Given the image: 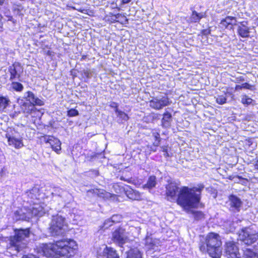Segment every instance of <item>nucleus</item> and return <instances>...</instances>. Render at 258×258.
Segmentation results:
<instances>
[{
	"label": "nucleus",
	"mask_w": 258,
	"mask_h": 258,
	"mask_svg": "<svg viewBox=\"0 0 258 258\" xmlns=\"http://www.w3.org/2000/svg\"><path fill=\"white\" fill-rule=\"evenodd\" d=\"M78 248L76 242L71 239H62L54 243L42 244L40 253L46 257L68 258L74 254Z\"/></svg>",
	"instance_id": "obj_1"
},
{
	"label": "nucleus",
	"mask_w": 258,
	"mask_h": 258,
	"mask_svg": "<svg viewBox=\"0 0 258 258\" xmlns=\"http://www.w3.org/2000/svg\"><path fill=\"white\" fill-rule=\"evenodd\" d=\"M203 185L189 188L183 186L178 191L177 203L185 210L197 208L201 200Z\"/></svg>",
	"instance_id": "obj_2"
},
{
	"label": "nucleus",
	"mask_w": 258,
	"mask_h": 258,
	"mask_svg": "<svg viewBox=\"0 0 258 258\" xmlns=\"http://www.w3.org/2000/svg\"><path fill=\"white\" fill-rule=\"evenodd\" d=\"M29 234L30 230L28 228L16 229L15 235L10 237L8 247L9 252L15 255L24 248L27 244L26 238L29 237Z\"/></svg>",
	"instance_id": "obj_3"
},
{
	"label": "nucleus",
	"mask_w": 258,
	"mask_h": 258,
	"mask_svg": "<svg viewBox=\"0 0 258 258\" xmlns=\"http://www.w3.org/2000/svg\"><path fill=\"white\" fill-rule=\"evenodd\" d=\"M238 239L246 245H250L256 242V244L253 246L255 252L247 249L244 253V258H255L256 253L258 252V233H255L254 231L250 228H244L239 232Z\"/></svg>",
	"instance_id": "obj_4"
},
{
	"label": "nucleus",
	"mask_w": 258,
	"mask_h": 258,
	"mask_svg": "<svg viewBox=\"0 0 258 258\" xmlns=\"http://www.w3.org/2000/svg\"><path fill=\"white\" fill-rule=\"evenodd\" d=\"M206 249L209 255L213 258H219L222 252V242L219 235L213 232L210 233L206 237ZM200 250L205 251L206 248L204 246H201Z\"/></svg>",
	"instance_id": "obj_5"
},
{
	"label": "nucleus",
	"mask_w": 258,
	"mask_h": 258,
	"mask_svg": "<svg viewBox=\"0 0 258 258\" xmlns=\"http://www.w3.org/2000/svg\"><path fill=\"white\" fill-rule=\"evenodd\" d=\"M47 196L43 192L42 188H40L39 186L33 187L24 195V198L27 199V203H29L31 207L38 205L44 211V214L47 210L45 209V205L42 201Z\"/></svg>",
	"instance_id": "obj_6"
},
{
	"label": "nucleus",
	"mask_w": 258,
	"mask_h": 258,
	"mask_svg": "<svg viewBox=\"0 0 258 258\" xmlns=\"http://www.w3.org/2000/svg\"><path fill=\"white\" fill-rule=\"evenodd\" d=\"M44 214V211L38 205L29 209L26 207L20 209L14 212V219L17 220L28 221L33 217H41Z\"/></svg>",
	"instance_id": "obj_7"
},
{
	"label": "nucleus",
	"mask_w": 258,
	"mask_h": 258,
	"mask_svg": "<svg viewBox=\"0 0 258 258\" xmlns=\"http://www.w3.org/2000/svg\"><path fill=\"white\" fill-rule=\"evenodd\" d=\"M68 229V224L64 217L58 214L52 216L50 231L53 235H62Z\"/></svg>",
	"instance_id": "obj_8"
},
{
	"label": "nucleus",
	"mask_w": 258,
	"mask_h": 258,
	"mask_svg": "<svg viewBox=\"0 0 258 258\" xmlns=\"http://www.w3.org/2000/svg\"><path fill=\"white\" fill-rule=\"evenodd\" d=\"M149 103L151 108L159 110L169 104V99L166 95H159L153 97Z\"/></svg>",
	"instance_id": "obj_9"
},
{
	"label": "nucleus",
	"mask_w": 258,
	"mask_h": 258,
	"mask_svg": "<svg viewBox=\"0 0 258 258\" xmlns=\"http://www.w3.org/2000/svg\"><path fill=\"white\" fill-rule=\"evenodd\" d=\"M127 232L122 227L116 228L112 234V240L120 246H121L127 241Z\"/></svg>",
	"instance_id": "obj_10"
},
{
	"label": "nucleus",
	"mask_w": 258,
	"mask_h": 258,
	"mask_svg": "<svg viewBox=\"0 0 258 258\" xmlns=\"http://www.w3.org/2000/svg\"><path fill=\"white\" fill-rule=\"evenodd\" d=\"M15 133L12 135L10 134L7 135V138L9 144L13 146L16 148H20L23 146L22 142L23 133H18V131L14 130Z\"/></svg>",
	"instance_id": "obj_11"
},
{
	"label": "nucleus",
	"mask_w": 258,
	"mask_h": 258,
	"mask_svg": "<svg viewBox=\"0 0 258 258\" xmlns=\"http://www.w3.org/2000/svg\"><path fill=\"white\" fill-rule=\"evenodd\" d=\"M97 256L103 258H119L115 249L106 245H103L99 248L97 251Z\"/></svg>",
	"instance_id": "obj_12"
},
{
	"label": "nucleus",
	"mask_w": 258,
	"mask_h": 258,
	"mask_svg": "<svg viewBox=\"0 0 258 258\" xmlns=\"http://www.w3.org/2000/svg\"><path fill=\"white\" fill-rule=\"evenodd\" d=\"M23 71V68L20 63H14L8 68V72L10 74V80L11 81L16 79L20 80Z\"/></svg>",
	"instance_id": "obj_13"
},
{
	"label": "nucleus",
	"mask_w": 258,
	"mask_h": 258,
	"mask_svg": "<svg viewBox=\"0 0 258 258\" xmlns=\"http://www.w3.org/2000/svg\"><path fill=\"white\" fill-rule=\"evenodd\" d=\"M225 253L231 258H240V257L237 246L232 241L226 243Z\"/></svg>",
	"instance_id": "obj_14"
},
{
	"label": "nucleus",
	"mask_w": 258,
	"mask_h": 258,
	"mask_svg": "<svg viewBox=\"0 0 258 258\" xmlns=\"http://www.w3.org/2000/svg\"><path fill=\"white\" fill-rule=\"evenodd\" d=\"M24 98L32 104L33 106L35 105L42 106L44 104V101L38 98L32 92L27 91L24 94Z\"/></svg>",
	"instance_id": "obj_15"
},
{
	"label": "nucleus",
	"mask_w": 258,
	"mask_h": 258,
	"mask_svg": "<svg viewBox=\"0 0 258 258\" xmlns=\"http://www.w3.org/2000/svg\"><path fill=\"white\" fill-rule=\"evenodd\" d=\"M45 142L49 143L52 149L57 154H60L61 150V142L57 138L53 136H48L45 138Z\"/></svg>",
	"instance_id": "obj_16"
},
{
	"label": "nucleus",
	"mask_w": 258,
	"mask_h": 258,
	"mask_svg": "<svg viewBox=\"0 0 258 258\" xmlns=\"http://www.w3.org/2000/svg\"><path fill=\"white\" fill-rule=\"evenodd\" d=\"M159 243L158 239L147 237L145 239V248L149 253L151 250L157 251L159 249Z\"/></svg>",
	"instance_id": "obj_17"
},
{
	"label": "nucleus",
	"mask_w": 258,
	"mask_h": 258,
	"mask_svg": "<svg viewBox=\"0 0 258 258\" xmlns=\"http://www.w3.org/2000/svg\"><path fill=\"white\" fill-rule=\"evenodd\" d=\"M18 103L20 105L22 112L27 114V115L31 114L36 110L34 106L28 102L25 101L23 99H18Z\"/></svg>",
	"instance_id": "obj_18"
},
{
	"label": "nucleus",
	"mask_w": 258,
	"mask_h": 258,
	"mask_svg": "<svg viewBox=\"0 0 258 258\" xmlns=\"http://www.w3.org/2000/svg\"><path fill=\"white\" fill-rule=\"evenodd\" d=\"M166 194L168 200L174 199L178 191V187L176 184L171 182L166 186Z\"/></svg>",
	"instance_id": "obj_19"
},
{
	"label": "nucleus",
	"mask_w": 258,
	"mask_h": 258,
	"mask_svg": "<svg viewBox=\"0 0 258 258\" xmlns=\"http://www.w3.org/2000/svg\"><path fill=\"white\" fill-rule=\"evenodd\" d=\"M53 196L61 197L64 202H68L72 198V196L68 191L62 190L59 187H55L51 192Z\"/></svg>",
	"instance_id": "obj_20"
},
{
	"label": "nucleus",
	"mask_w": 258,
	"mask_h": 258,
	"mask_svg": "<svg viewBox=\"0 0 258 258\" xmlns=\"http://www.w3.org/2000/svg\"><path fill=\"white\" fill-rule=\"evenodd\" d=\"M229 205L232 210L239 211L242 206V201L240 199L235 195H230L229 197Z\"/></svg>",
	"instance_id": "obj_21"
},
{
	"label": "nucleus",
	"mask_w": 258,
	"mask_h": 258,
	"mask_svg": "<svg viewBox=\"0 0 258 258\" xmlns=\"http://www.w3.org/2000/svg\"><path fill=\"white\" fill-rule=\"evenodd\" d=\"M172 115L170 113L168 112H165L163 115V118L162 119V125L165 128H168L171 125L172 121Z\"/></svg>",
	"instance_id": "obj_22"
},
{
	"label": "nucleus",
	"mask_w": 258,
	"mask_h": 258,
	"mask_svg": "<svg viewBox=\"0 0 258 258\" xmlns=\"http://www.w3.org/2000/svg\"><path fill=\"white\" fill-rule=\"evenodd\" d=\"M126 194L130 199L133 200H140L142 199L141 194L136 190L131 189Z\"/></svg>",
	"instance_id": "obj_23"
},
{
	"label": "nucleus",
	"mask_w": 258,
	"mask_h": 258,
	"mask_svg": "<svg viewBox=\"0 0 258 258\" xmlns=\"http://www.w3.org/2000/svg\"><path fill=\"white\" fill-rule=\"evenodd\" d=\"M126 258H142V254L137 248L131 249L127 252Z\"/></svg>",
	"instance_id": "obj_24"
},
{
	"label": "nucleus",
	"mask_w": 258,
	"mask_h": 258,
	"mask_svg": "<svg viewBox=\"0 0 258 258\" xmlns=\"http://www.w3.org/2000/svg\"><path fill=\"white\" fill-rule=\"evenodd\" d=\"M156 178L154 176H151L148 178L146 184L143 185L144 188L151 189L156 185Z\"/></svg>",
	"instance_id": "obj_25"
},
{
	"label": "nucleus",
	"mask_w": 258,
	"mask_h": 258,
	"mask_svg": "<svg viewBox=\"0 0 258 258\" xmlns=\"http://www.w3.org/2000/svg\"><path fill=\"white\" fill-rule=\"evenodd\" d=\"M114 111L117 116L119 118L121 121H127L129 119V117L128 116L127 114L123 111H121L118 109L114 110Z\"/></svg>",
	"instance_id": "obj_26"
},
{
	"label": "nucleus",
	"mask_w": 258,
	"mask_h": 258,
	"mask_svg": "<svg viewBox=\"0 0 258 258\" xmlns=\"http://www.w3.org/2000/svg\"><path fill=\"white\" fill-rule=\"evenodd\" d=\"M10 100L4 97H0V111H6V109L8 106Z\"/></svg>",
	"instance_id": "obj_27"
},
{
	"label": "nucleus",
	"mask_w": 258,
	"mask_h": 258,
	"mask_svg": "<svg viewBox=\"0 0 258 258\" xmlns=\"http://www.w3.org/2000/svg\"><path fill=\"white\" fill-rule=\"evenodd\" d=\"M238 32L239 35L243 38L247 37L249 35V31L248 27H238Z\"/></svg>",
	"instance_id": "obj_28"
},
{
	"label": "nucleus",
	"mask_w": 258,
	"mask_h": 258,
	"mask_svg": "<svg viewBox=\"0 0 258 258\" xmlns=\"http://www.w3.org/2000/svg\"><path fill=\"white\" fill-rule=\"evenodd\" d=\"M11 86L14 91L17 92H21L24 89L23 85L17 82H12Z\"/></svg>",
	"instance_id": "obj_29"
},
{
	"label": "nucleus",
	"mask_w": 258,
	"mask_h": 258,
	"mask_svg": "<svg viewBox=\"0 0 258 258\" xmlns=\"http://www.w3.org/2000/svg\"><path fill=\"white\" fill-rule=\"evenodd\" d=\"M241 103L245 105L248 106L250 104H252V103L254 102V100H252L251 98L249 97L246 95H243L241 96Z\"/></svg>",
	"instance_id": "obj_30"
},
{
	"label": "nucleus",
	"mask_w": 258,
	"mask_h": 258,
	"mask_svg": "<svg viewBox=\"0 0 258 258\" xmlns=\"http://www.w3.org/2000/svg\"><path fill=\"white\" fill-rule=\"evenodd\" d=\"M82 77L84 78L85 81L87 82L92 76V71L90 70H84L82 73Z\"/></svg>",
	"instance_id": "obj_31"
},
{
	"label": "nucleus",
	"mask_w": 258,
	"mask_h": 258,
	"mask_svg": "<svg viewBox=\"0 0 258 258\" xmlns=\"http://www.w3.org/2000/svg\"><path fill=\"white\" fill-rule=\"evenodd\" d=\"M234 18V17H225V19L221 20V23H220L221 26L225 27V28H227L229 29H231L230 24H229V23H230V22H229L230 21V18Z\"/></svg>",
	"instance_id": "obj_32"
},
{
	"label": "nucleus",
	"mask_w": 258,
	"mask_h": 258,
	"mask_svg": "<svg viewBox=\"0 0 258 258\" xmlns=\"http://www.w3.org/2000/svg\"><path fill=\"white\" fill-rule=\"evenodd\" d=\"M224 226L226 227L227 232H232L235 229V223L233 222H227Z\"/></svg>",
	"instance_id": "obj_33"
},
{
	"label": "nucleus",
	"mask_w": 258,
	"mask_h": 258,
	"mask_svg": "<svg viewBox=\"0 0 258 258\" xmlns=\"http://www.w3.org/2000/svg\"><path fill=\"white\" fill-rule=\"evenodd\" d=\"M227 98L225 95H218L216 98V102L220 105L226 103Z\"/></svg>",
	"instance_id": "obj_34"
},
{
	"label": "nucleus",
	"mask_w": 258,
	"mask_h": 258,
	"mask_svg": "<svg viewBox=\"0 0 258 258\" xmlns=\"http://www.w3.org/2000/svg\"><path fill=\"white\" fill-rule=\"evenodd\" d=\"M112 225H113V224L111 222V220L110 219V218H109L104 221L102 226L101 227L100 229H107L109 227L111 226Z\"/></svg>",
	"instance_id": "obj_35"
},
{
	"label": "nucleus",
	"mask_w": 258,
	"mask_h": 258,
	"mask_svg": "<svg viewBox=\"0 0 258 258\" xmlns=\"http://www.w3.org/2000/svg\"><path fill=\"white\" fill-rule=\"evenodd\" d=\"M251 86L247 83H245L241 85H236L235 90H241L242 89H250Z\"/></svg>",
	"instance_id": "obj_36"
},
{
	"label": "nucleus",
	"mask_w": 258,
	"mask_h": 258,
	"mask_svg": "<svg viewBox=\"0 0 258 258\" xmlns=\"http://www.w3.org/2000/svg\"><path fill=\"white\" fill-rule=\"evenodd\" d=\"M110 219L113 224L114 223L119 222L121 220V216L120 215H114Z\"/></svg>",
	"instance_id": "obj_37"
},
{
	"label": "nucleus",
	"mask_w": 258,
	"mask_h": 258,
	"mask_svg": "<svg viewBox=\"0 0 258 258\" xmlns=\"http://www.w3.org/2000/svg\"><path fill=\"white\" fill-rule=\"evenodd\" d=\"M153 136L154 137L155 139V141L154 142V145L156 146H158V145L159 144L160 139V134L157 132H153Z\"/></svg>",
	"instance_id": "obj_38"
},
{
	"label": "nucleus",
	"mask_w": 258,
	"mask_h": 258,
	"mask_svg": "<svg viewBox=\"0 0 258 258\" xmlns=\"http://www.w3.org/2000/svg\"><path fill=\"white\" fill-rule=\"evenodd\" d=\"M68 116L70 117H74L79 114V112L75 109H71L68 111Z\"/></svg>",
	"instance_id": "obj_39"
},
{
	"label": "nucleus",
	"mask_w": 258,
	"mask_h": 258,
	"mask_svg": "<svg viewBox=\"0 0 258 258\" xmlns=\"http://www.w3.org/2000/svg\"><path fill=\"white\" fill-rule=\"evenodd\" d=\"M194 218L196 220H200L204 218V214L200 211H196L194 212Z\"/></svg>",
	"instance_id": "obj_40"
},
{
	"label": "nucleus",
	"mask_w": 258,
	"mask_h": 258,
	"mask_svg": "<svg viewBox=\"0 0 258 258\" xmlns=\"http://www.w3.org/2000/svg\"><path fill=\"white\" fill-rule=\"evenodd\" d=\"M98 192L99 196L103 198H107L110 195L109 193L106 192L104 190L99 191Z\"/></svg>",
	"instance_id": "obj_41"
},
{
	"label": "nucleus",
	"mask_w": 258,
	"mask_h": 258,
	"mask_svg": "<svg viewBox=\"0 0 258 258\" xmlns=\"http://www.w3.org/2000/svg\"><path fill=\"white\" fill-rule=\"evenodd\" d=\"M81 12L86 15H88L90 16L93 15V11L91 10H90L89 9H83Z\"/></svg>",
	"instance_id": "obj_42"
},
{
	"label": "nucleus",
	"mask_w": 258,
	"mask_h": 258,
	"mask_svg": "<svg viewBox=\"0 0 258 258\" xmlns=\"http://www.w3.org/2000/svg\"><path fill=\"white\" fill-rule=\"evenodd\" d=\"M230 21L229 22H230V28L231 29L233 25H235L236 24V22H237V20L235 19V17H234V18H230Z\"/></svg>",
	"instance_id": "obj_43"
},
{
	"label": "nucleus",
	"mask_w": 258,
	"mask_h": 258,
	"mask_svg": "<svg viewBox=\"0 0 258 258\" xmlns=\"http://www.w3.org/2000/svg\"><path fill=\"white\" fill-rule=\"evenodd\" d=\"M192 16H203L202 13H198L195 10L192 11Z\"/></svg>",
	"instance_id": "obj_44"
},
{
	"label": "nucleus",
	"mask_w": 258,
	"mask_h": 258,
	"mask_svg": "<svg viewBox=\"0 0 258 258\" xmlns=\"http://www.w3.org/2000/svg\"><path fill=\"white\" fill-rule=\"evenodd\" d=\"M107 17H105L104 18H106ZM108 18H109V17H107ZM120 17H111V20H110L109 19H108L107 20H106V19H105V21H110V22L112 23L114 21H118V20H117L118 18H119Z\"/></svg>",
	"instance_id": "obj_45"
},
{
	"label": "nucleus",
	"mask_w": 258,
	"mask_h": 258,
	"mask_svg": "<svg viewBox=\"0 0 258 258\" xmlns=\"http://www.w3.org/2000/svg\"><path fill=\"white\" fill-rule=\"evenodd\" d=\"M110 107H112V108H114L115 109H118L117 108V107H118V105H117V104L115 102H112L111 104H110Z\"/></svg>",
	"instance_id": "obj_46"
},
{
	"label": "nucleus",
	"mask_w": 258,
	"mask_h": 258,
	"mask_svg": "<svg viewBox=\"0 0 258 258\" xmlns=\"http://www.w3.org/2000/svg\"><path fill=\"white\" fill-rule=\"evenodd\" d=\"M239 23L240 24V25L239 26H241L242 27H247V25H248V23L247 22L243 21Z\"/></svg>",
	"instance_id": "obj_47"
},
{
	"label": "nucleus",
	"mask_w": 258,
	"mask_h": 258,
	"mask_svg": "<svg viewBox=\"0 0 258 258\" xmlns=\"http://www.w3.org/2000/svg\"><path fill=\"white\" fill-rule=\"evenodd\" d=\"M132 0H121V4H126L130 3Z\"/></svg>",
	"instance_id": "obj_48"
},
{
	"label": "nucleus",
	"mask_w": 258,
	"mask_h": 258,
	"mask_svg": "<svg viewBox=\"0 0 258 258\" xmlns=\"http://www.w3.org/2000/svg\"><path fill=\"white\" fill-rule=\"evenodd\" d=\"M110 14L111 15L110 16H114V17H116V16H122L121 15L119 14V13H117V14L110 13Z\"/></svg>",
	"instance_id": "obj_49"
},
{
	"label": "nucleus",
	"mask_w": 258,
	"mask_h": 258,
	"mask_svg": "<svg viewBox=\"0 0 258 258\" xmlns=\"http://www.w3.org/2000/svg\"><path fill=\"white\" fill-rule=\"evenodd\" d=\"M162 151L167 154V148L164 147H162Z\"/></svg>",
	"instance_id": "obj_50"
},
{
	"label": "nucleus",
	"mask_w": 258,
	"mask_h": 258,
	"mask_svg": "<svg viewBox=\"0 0 258 258\" xmlns=\"http://www.w3.org/2000/svg\"><path fill=\"white\" fill-rule=\"evenodd\" d=\"M5 0H0V5H2L4 4Z\"/></svg>",
	"instance_id": "obj_51"
},
{
	"label": "nucleus",
	"mask_w": 258,
	"mask_h": 258,
	"mask_svg": "<svg viewBox=\"0 0 258 258\" xmlns=\"http://www.w3.org/2000/svg\"><path fill=\"white\" fill-rule=\"evenodd\" d=\"M2 18V17H0V28H1V27H2V25H3V23L2 22V19H1Z\"/></svg>",
	"instance_id": "obj_52"
},
{
	"label": "nucleus",
	"mask_w": 258,
	"mask_h": 258,
	"mask_svg": "<svg viewBox=\"0 0 258 258\" xmlns=\"http://www.w3.org/2000/svg\"><path fill=\"white\" fill-rule=\"evenodd\" d=\"M202 18V17H196V20H198V21H199V20H200V18Z\"/></svg>",
	"instance_id": "obj_53"
},
{
	"label": "nucleus",
	"mask_w": 258,
	"mask_h": 258,
	"mask_svg": "<svg viewBox=\"0 0 258 258\" xmlns=\"http://www.w3.org/2000/svg\"><path fill=\"white\" fill-rule=\"evenodd\" d=\"M15 11H19V10L18 9H15Z\"/></svg>",
	"instance_id": "obj_54"
},
{
	"label": "nucleus",
	"mask_w": 258,
	"mask_h": 258,
	"mask_svg": "<svg viewBox=\"0 0 258 258\" xmlns=\"http://www.w3.org/2000/svg\"><path fill=\"white\" fill-rule=\"evenodd\" d=\"M116 9L118 11L119 10V8H116Z\"/></svg>",
	"instance_id": "obj_55"
},
{
	"label": "nucleus",
	"mask_w": 258,
	"mask_h": 258,
	"mask_svg": "<svg viewBox=\"0 0 258 258\" xmlns=\"http://www.w3.org/2000/svg\"><path fill=\"white\" fill-rule=\"evenodd\" d=\"M42 114H43L42 113H41L40 117L42 116Z\"/></svg>",
	"instance_id": "obj_56"
}]
</instances>
